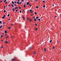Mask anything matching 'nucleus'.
I'll list each match as a JSON object with an SVG mask.
<instances>
[{"label":"nucleus","instance_id":"47","mask_svg":"<svg viewBox=\"0 0 61 61\" xmlns=\"http://www.w3.org/2000/svg\"><path fill=\"white\" fill-rule=\"evenodd\" d=\"M29 5H30V6H31V5L29 4Z\"/></svg>","mask_w":61,"mask_h":61},{"label":"nucleus","instance_id":"11","mask_svg":"<svg viewBox=\"0 0 61 61\" xmlns=\"http://www.w3.org/2000/svg\"><path fill=\"white\" fill-rule=\"evenodd\" d=\"M4 13H5V12H6V10H4Z\"/></svg>","mask_w":61,"mask_h":61},{"label":"nucleus","instance_id":"10","mask_svg":"<svg viewBox=\"0 0 61 61\" xmlns=\"http://www.w3.org/2000/svg\"><path fill=\"white\" fill-rule=\"evenodd\" d=\"M40 20H41L40 19H38V21H40Z\"/></svg>","mask_w":61,"mask_h":61},{"label":"nucleus","instance_id":"6","mask_svg":"<svg viewBox=\"0 0 61 61\" xmlns=\"http://www.w3.org/2000/svg\"><path fill=\"white\" fill-rule=\"evenodd\" d=\"M52 42V40H50V43H51V42Z\"/></svg>","mask_w":61,"mask_h":61},{"label":"nucleus","instance_id":"23","mask_svg":"<svg viewBox=\"0 0 61 61\" xmlns=\"http://www.w3.org/2000/svg\"><path fill=\"white\" fill-rule=\"evenodd\" d=\"M2 19H4V18H5V17H4V16L2 17Z\"/></svg>","mask_w":61,"mask_h":61},{"label":"nucleus","instance_id":"21","mask_svg":"<svg viewBox=\"0 0 61 61\" xmlns=\"http://www.w3.org/2000/svg\"><path fill=\"white\" fill-rule=\"evenodd\" d=\"M11 6H12V7H14V6L13 5H12Z\"/></svg>","mask_w":61,"mask_h":61},{"label":"nucleus","instance_id":"52","mask_svg":"<svg viewBox=\"0 0 61 61\" xmlns=\"http://www.w3.org/2000/svg\"><path fill=\"white\" fill-rule=\"evenodd\" d=\"M10 20V19H8V20Z\"/></svg>","mask_w":61,"mask_h":61},{"label":"nucleus","instance_id":"38","mask_svg":"<svg viewBox=\"0 0 61 61\" xmlns=\"http://www.w3.org/2000/svg\"><path fill=\"white\" fill-rule=\"evenodd\" d=\"M33 18H34V19H35V18H36L35 17V16H34L33 17Z\"/></svg>","mask_w":61,"mask_h":61},{"label":"nucleus","instance_id":"57","mask_svg":"<svg viewBox=\"0 0 61 61\" xmlns=\"http://www.w3.org/2000/svg\"><path fill=\"white\" fill-rule=\"evenodd\" d=\"M22 1L23 2H24V0H22Z\"/></svg>","mask_w":61,"mask_h":61},{"label":"nucleus","instance_id":"41","mask_svg":"<svg viewBox=\"0 0 61 61\" xmlns=\"http://www.w3.org/2000/svg\"><path fill=\"white\" fill-rule=\"evenodd\" d=\"M7 2H5V3L6 4H7Z\"/></svg>","mask_w":61,"mask_h":61},{"label":"nucleus","instance_id":"64","mask_svg":"<svg viewBox=\"0 0 61 61\" xmlns=\"http://www.w3.org/2000/svg\"><path fill=\"white\" fill-rule=\"evenodd\" d=\"M5 23V22H3V23Z\"/></svg>","mask_w":61,"mask_h":61},{"label":"nucleus","instance_id":"36","mask_svg":"<svg viewBox=\"0 0 61 61\" xmlns=\"http://www.w3.org/2000/svg\"><path fill=\"white\" fill-rule=\"evenodd\" d=\"M3 46L1 47V48H3Z\"/></svg>","mask_w":61,"mask_h":61},{"label":"nucleus","instance_id":"3","mask_svg":"<svg viewBox=\"0 0 61 61\" xmlns=\"http://www.w3.org/2000/svg\"><path fill=\"white\" fill-rule=\"evenodd\" d=\"M15 9H18V7H15Z\"/></svg>","mask_w":61,"mask_h":61},{"label":"nucleus","instance_id":"62","mask_svg":"<svg viewBox=\"0 0 61 61\" xmlns=\"http://www.w3.org/2000/svg\"><path fill=\"white\" fill-rule=\"evenodd\" d=\"M2 35H4V33H2Z\"/></svg>","mask_w":61,"mask_h":61},{"label":"nucleus","instance_id":"17","mask_svg":"<svg viewBox=\"0 0 61 61\" xmlns=\"http://www.w3.org/2000/svg\"><path fill=\"white\" fill-rule=\"evenodd\" d=\"M38 29H37V28H36L35 29V30H37Z\"/></svg>","mask_w":61,"mask_h":61},{"label":"nucleus","instance_id":"50","mask_svg":"<svg viewBox=\"0 0 61 61\" xmlns=\"http://www.w3.org/2000/svg\"><path fill=\"white\" fill-rule=\"evenodd\" d=\"M2 2H3L2 0H1V1H0V3H1Z\"/></svg>","mask_w":61,"mask_h":61},{"label":"nucleus","instance_id":"5","mask_svg":"<svg viewBox=\"0 0 61 61\" xmlns=\"http://www.w3.org/2000/svg\"><path fill=\"white\" fill-rule=\"evenodd\" d=\"M34 21H36V19H34Z\"/></svg>","mask_w":61,"mask_h":61},{"label":"nucleus","instance_id":"51","mask_svg":"<svg viewBox=\"0 0 61 61\" xmlns=\"http://www.w3.org/2000/svg\"><path fill=\"white\" fill-rule=\"evenodd\" d=\"M32 21V20H30V21Z\"/></svg>","mask_w":61,"mask_h":61},{"label":"nucleus","instance_id":"49","mask_svg":"<svg viewBox=\"0 0 61 61\" xmlns=\"http://www.w3.org/2000/svg\"><path fill=\"white\" fill-rule=\"evenodd\" d=\"M36 2H38V0H36Z\"/></svg>","mask_w":61,"mask_h":61},{"label":"nucleus","instance_id":"16","mask_svg":"<svg viewBox=\"0 0 61 61\" xmlns=\"http://www.w3.org/2000/svg\"><path fill=\"white\" fill-rule=\"evenodd\" d=\"M29 3L28 2H27V5H29Z\"/></svg>","mask_w":61,"mask_h":61},{"label":"nucleus","instance_id":"19","mask_svg":"<svg viewBox=\"0 0 61 61\" xmlns=\"http://www.w3.org/2000/svg\"><path fill=\"white\" fill-rule=\"evenodd\" d=\"M44 50V51H46V49L45 48Z\"/></svg>","mask_w":61,"mask_h":61},{"label":"nucleus","instance_id":"56","mask_svg":"<svg viewBox=\"0 0 61 61\" xmlns=\"http://www.w3.org/2000/svg\"><path fill=\"white\" fill-rule=\"evenodd\" d=\"M52 6H54V5L53 4V5H52Z\"/></svg>","mask_w":61,"mask_h":61},{"label":"nucleus","instance_id":"4","mask_svg":"<svg viewBox=\"0 0 61 61\" xmlns=\"http://www.w3.org/2000/svg\"><path fill=\"white\" fill-rule=\"evenodd\" d=\"M12 10H13V11H15V9L13 8L12 9Z\"/></svg>","mask_w":61,"mask_h":61},{"label":"nucleus","instance_id":"25","mask_svg":"<svg viewBox=\"0 0 61 61\" xmlns=\"http://www.w3.org/2000/svg\"><path fill=\"white\" fill-rule=\"evenodd\" d=\"M33 11V10H30V12H31V11Z\"/></svg>","mask_w":61,"mask_h":61},{"label":"nucleus","instance_id":"54","mask_svg":"<svg viewBox=\"0 0 61 61\" xmlns=\"http://www.w3.org/2000/svg\"><path fill=\"white\" fill-rule=\"evenodd\" d=\"M25 9H24L23 10V11H24V12H25Z\"/></svg>","mask_w":61,"mask_h":61},{"label":"nucleus","instance_id":"31","mask_svg":"<svg viewBox=\"0 0 61 61\" xmlns=\"http://www.w3.org/2000/svg\"><path fill=\"white\" fill-rule=\"evenodd\" d=\"M8 36H7L5 38L6 39H7V38H8Z\"/></svg>","mask_w":61,"mask_h":61},{"label":"nucleus","instance_id":"1","mask_svg":"<svg viewBox=\"0 0 61 61\" xmlns=\"http://www.w3.org/2000/svg\"><path fill=\"white\" fill-rule=\"evenodd\" d=\"M5 34H6V33H7V31L6 30L5 31Z\"/></svg>","mask_w":61,"mask_h":61},{"label":"nucleus","instance_id":"29","mask_svg":"<svg viewBox=\"0 0 61 61\" xmlns=\"http://www.w3.org/2000/svg\"><path fill=\"white\" fill-rule=\"evenodd\" d=\"M30 49H32V47H30Z\"/></svg>","mask_w":61,"mask_h":61},{"label":"nucleus","instance_id":"2","mask_svg":"<svg viewBox=\"0 0 61 61\" xmlns=\"http://www.w3.org/2000/svg\"><path fill=\"white\" fill-rule=\"evenodd\" d=\"M12 61H15V59H12Z\"/></svg>","mask_w":61,"mask_h":61},{"label":"nucleus","instance_id":"22","mask_svg":"<svg viewBox=\"0 0 61 61\" xmlns=\"http://www.w3.org/2000/svg\"><path fill=\"white\" fill-rule=\"evenodd\" d=\"M6 0H4V2H6Z\"/></svg>","mask_w":61,"mask_h":61},{"label":"nucleus","instance_id":"39","mask_svg":"<svg viewBox=\"0 0 61 61\" xmlns=\"http://www.w3.org/2000/svg\"><path fill=\"white\" fill-rule=\"evenodd\" d=\"M13 24H11V26H13Z\"/></svg>","mask_w":61,"mask_h":61},{"label":"nucleus","instance_id":"44","mask_svg":"<svg viewBox=\"0 0 61 61\" xmlns=\"http://www.w3.org/2000/svg\"><path fill=\"white\" fill-rule=\"evenodd\" d=\"M19 8L20 9H21V7H19Z\"/></svg>","mask_w":61,"mask_h":61},{"label":"nucleus","instance_id":"27","mask_svg":"<svg viewBox=\"0 0 61 61\" xmlns=\"http://www.w3.org/2000/svg\"><path fill=\"white\" fill-rule=\"evenodd\" d=\"M0 24H2V21H0Z\"/></svg>","mask_w":61,"mask_h":61},{"label":"nucleus","instance_id":"32","mask_svg":"<svg viewBox=\"0 0 61 61\" xmlns=\"http://www.w3.org/2000/svg\"><path fill=\"white\" fill-rule=\"evenodd\" d=\"M20 13H21V12H21V10H20Z\"/></svg>","mask_w":61,"mask_h":61},{"label":"nucleus","instance_id":"15","mask_svg":"<svg viewBox=\"0 0 61 61\" xmlns=\"http://www.w3.org/2000/svg\"><path fill=\"white\" fill-rule=\"evenodd\" d=\"M23 19L24 20H25V17H23Z\"/></svg>","mask_w":61,"mask_h":61},{"label":"nucleus","instance_id":"24","mask_svg":"<svg viewBox=\"0 0 61 61\" xmlns=\"http://www.w3.org/2000/svg\"><path fill=\"white\" fill-rule=\"evenodd\" d=\"M11 38H14V36H11Z\"/></svg>","mask_w":61,"mask_h":61},{"label":"nucleus","instance_id":"58","mask_svg":"<svg viewBox=\"0 0 61 61\" xmlns=\"http://www.w3.org/2000/svg\"><path fill=\"white\" fill-rule=\"evenodd\" d=\"M6 35H7L6 34L5 35V36H6Z\"/></svg>","mask_w":61,"mask_h":61},{"label":"nucleus","instance_id":"7","mask_svg":"<svg viewBox=\"0 0 61 61\" xmlns=\"http://www.w3.org/2000/svg\"><path fill=\"white\" fill-rule=\"evenodd\" d=\"M5 43H8V41H6L5 42Z\"/></svg>","mask_w":61,"mask_h":61},{"label":"nucleus","instance_id":"43","mask_svg":"<svg viewBox=\"0 0 61 61\" xmlns=\"http://www.w3.org/2000/svg\"><path fill=\"white\" fill-rule=\"evenodd\" d=\"M24 7H25V5H24Z\"/></svg>","mask_w":61,"mask_h":61},{"label":"nucleus","instance_id":"34","mask_svg":"<svg viewBox=\"0 0 61 61\" xmlns=\"http://www.w3.org/2000/svg\"><path fill=\"white\" fill-rule=\"evenodd\" d=\"M18 11V10H15V11H16V12H17Z\"/></svg>","mask_w":61,"mask_h":61},{"label":"nucleus","instance_id":"53","mask_svg":"<svg viewBox=\"0 0 61 61\" xmlns=\"http://www.w3.org/2000/svg\"><path fill=\"white\" fill-rule=\"evenodd\" d=\"M20 0H18V2H19V1H20Z\"/></svg>","mask_w":61,"mask_h":61},{"label":"nucleus","instance_id":"9","mask_svg":"<svg viewBox=\"0 0 61 61\" xmlns=\"http://www.w3.org/2000/svg\"><path fill=\"white\" fill-rule=\"evenodd\" d=\"M34 14L35 15H36V14H37V13L36 12L34 13Z\"/></svg>","mask_w":61,"mask_h":61},{"label":"nucleus","instance_id":"37","mask_svg":"<svg viewBox=\"0 0 61 61\" xmlns=\"http://www.w3.org/2000/svg\"><path fill=\"white\" fill-rule=\"evenodd\" d=\"M4 8H5V6H4Z\"/></svg>","mask_w":61,"mask_h":61},{"label":"nucleus","instance_id":"42","mask_svg":"<svg viewBox=\"0 0 61 61\" xmlns=\"http://www.w3.org/2000/svg\"><path fill=\"white\" fill-rule=\"evenodd\" d=\"M10 28H11V27H9V29H10Z\"/></svg>","mask_w":61,"mask_h":61},{"label":"nucleus","instance_id":"28","mask_svg":"<svg viewBox=\"0 0 61 61\" xmlns=\"http://www.w3.org/2000/svg\"><path fill=\"white\" fill-rule=\"evenodd\" d=\"M34 54H36V52H35L34 53Z\"/></svg>","mask_w":61,"mask_h":61},{"label":"nucleus","instance_id":"14","mask_svg":"<svg viewBox=\"0 0 61 61\" xmlns=\"http://www.w3.org/2000/svg\"><path fill=\"white\" fill-rule=\"evenodd\" d=\"M12 4H14V1H12Z\"/></svg>","mask_w":61,"mask_h":61},{"label":"nucleus","instance_id":"35","mask_svg":"<svg viewBox=\"0 0 61 61\" xmlns=\"http://www.w3.org/2000/svg\"><path fill=\"white\" fill-rule=\"evenodd\" d=\"M4 15V17H5L6 16L5 15Z\"/></svg>","mask_w":61,"mask_h":61},{"label":"nucleus","instance_id":"45","mask_svg":"<svg viewBox=\"0 0 61 61\" xmlns=\"http://www.w3.org/2000/svg\"><path fill=\"white\" fill-rule=\"evenodd\" d=\"M35 25H37V24H35Z\"/></svg>","mask_w":61,"mask_h":61},{"label":"nucleus","instance_id":"61","mask_svg":"<svg viewBox=\"0 0 61 61\" xmlns=\"http://www.w3.org/2000/svg\"><path fill=\"white\" fill-rule=\"evenodd\" d=\"M20 4H21V3L20 2Z\"/></svg>","mask_w":61,"mask_h":61},{"label":"nucleus","instance_id":"46","mask_svg":"<svg viewBox=\"0 0 61 61\" xmlns=\"http://www.w3.org/2000/svg\"><path fill=\"white\" fill-rule=\"evenodd\" d=\"M54 48H55V47H52V49H54Z\"/></svg>","mask_w":61,"mask_h":61},{"label":"nucleus","instance_id":"18","mask_svg":"<svg viewBox=\"0 0 61 61\" xmlns=\"http://www.w3.org/2000/svg\"><path fill=\"white\" fill-rule=\"evenodd\" d=\"M2 26H0V28H2Z\"/></svg>","mask_w":61,"mask_h":61},{"label":"nucleus","instance_id":"20","mask_svg":"<svg viewBox=\"0 0 61 61\" xmlns=\"http://www.w3.org/2000/svg\"><path fill=\"white\" fill-rule=\"evenodd\" d=\"M39 17H36V19H38V18Z\"/></svg>","mask_w":61,"mask_h":61},{"label":"nucleus","instance_id":"60","mask_svg":"<svg viewBox=\"0 0 61 61\" xmlns=\"http://www.w3.org/2000/svg\"><path fill=\"white\" fill-rule=\"evenodd\" d=\"M1 37H2V36H1Z\"/></svg>","mask_w":61,"mask_h":61},{"label":"nucleus","instance_id":"12","mask_svg":"<svg viewBox=\"0 0 61 61\" xmlns=\"http://www.w3.org/2000/svg\"><path fill=\"white\" fill-rule=\"evenodd\" d=\"M36 8H38V6H37L36 7Z\"/></svg>","mask_w":61,"mask_h":61},{"label":"nucleus","instance_id":"26","mask_svg":"<svg viewBox=\"0 0 61 61\" xmlns=\"http://www.w3.org/2000/svg\"><path fill=\"white\" fill-rule=\"evenodd\" d=\"M16 1H14V3L16 4Z\"/></svg>","mask_w":61,"mask_h":61},{"label":"nucleus","instance_id":"59","mask_svg":"<svg viewBox=\"0 0 61 61\" xmlns=\"http://www.w3.org/2000/svg\"><path fill=\"white\" fill-rule=\"evenodd\" d=\"M32 15H33V14H31V16H32Z\"/></svg>","mask_w":61,"mask_h":61},{"label":"nucleus","instance_id":"63","mask_svg":"<svg viewBox=\"0 0 61 61\" xmlns=\"http://www.w3.org/2000/svg\"><path fill=\"white\" fill-rule=\"evenodd\" d=\"M2 37H3V35H2Z\"/></svg>","mask_w":61,"mask_h":61},{"label":"nucleus","instance_id":"33","mask_svg":"<svg viewBox=\"0 0 61 61\" xmlns=\"http://www.w3.org/2000/svg\"><path fill=\"white\" fill-rule=\"evenodd\" d=\"M7 16H9V14Z\"/></svg>","mask_w":61,"mask_h":61},{"label":"nucleus","instance_id":"8","mask_svg":"<svg viewBox=\"0 0 61 61\" xmlns=\"http://www.w3.org/2000/svg\"><path fill=\"white\" fill-rule=\"evenodd\" d=\"M43 7H44V8H45V7H46V5H44L43 6Z\"/></svg>","mask_w":61,"mask_h":61},{"label":"nucleus","instance_id":"30","mask_svg":"<svg viewBox=\"0 0 61 61\" xmlns=\"http://www.w3.org/2000/svg\"><path fill=\"white\" fill-rule=\"evenodd\" d=\"M43 3H45V1H43Z\"/></svg>","mask_w":61,"mask_h":61},{"label":"nucleus","instance_id":"13","mask_svg":"<svg viewBox=\"0 0 61 61\" xmlns=\"http://www.w3.org/2000/svg\"><path fill=\"white\" fill-rule=\"evenodd\" d=\"M17 4H20V3L18 2H17Z\"/></svg>","mask_w":61,"mask_h":61},{"label":"nucleus","instance_id":"55","mask_svg":"<svg viewBox=\"0 0 61 61\" xmlns=\"http://www.w3.org/2000/svg\"><path fill=\"white\" fill-rule=\"evenodd\" d=\"M8 6H10V5H8Z\"/></svg>","mask_w":61,"mask_h":61},{"label":"nucleus","instance_id":"40","mask_svg":"<svg viewBox=\"0 0 61 61\" xmlns=\"http://www.w3.org/2000/svg\"><path fill=\"white\" fill-rule=\"evenodd\" d=\"M56 17H57V16H55V18H56Z\"/></svg>","mask_w":61,"mask_h":61},{"label":"nucleus","instance_id":"48","mask_svg":"<svg viewBox=\"0 0 61 61\" xmlns=\"http://www.w3.org/2000/svg\"><path fill=\"white\" fill-rule=\"evenodd\" d=\"M14 5H15V6H16V5H15V4H14Z\"/></svg>","mask_w":61,"mask_h":61}]
</instances>
